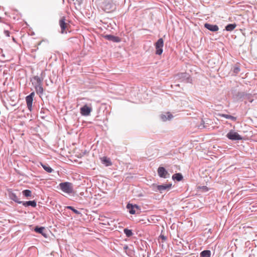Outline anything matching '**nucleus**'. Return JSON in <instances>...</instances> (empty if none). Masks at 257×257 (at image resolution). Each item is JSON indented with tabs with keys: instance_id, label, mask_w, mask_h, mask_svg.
Instances as JSON below:
<instances>
[{
	"instance_id": "38",
	"label": "nucleus",
	"mask_w": 257,
	"mask_h": 257,
	"mask_svg": "<svg viewBox=\"0 0 257 257\" xmlns=\"http://www.w3.org/2000/svg\"><path fill=\"white\" fill-rule=\"evenodd\" d=\"M175 85L176 86H179V84H175Z\"/></svg>"
},
{
	"instance_id": "5",
	"label": "nucleus",
	"mask_w": 257,
	"mask_h": 257,
	"mask_svg": "<svg viewBox=\"0 0 257 257\" xmlns=\"http://www.w3.org/2000/svg\"><path fill=\"white\" fill-rule=\"evenodd\" d=\"M35 92H32L26 97V101L28 110L32 111L33 108V102L35 96Z\"/></svg>"
},
{
	"instance_id": "30",
	"label": "nucleus",
	"mask_w": 257,
	"mask_h": 257,
	"mask_svg": "<svg viewBox=\"0 0 257 257\" xmlns=\"http://www.w3.org/2000/svg\"><path fill=\"white\" fill-rule=\"evenodd\" d=\"M22 193L23 195L27 197H31L32 195L31 191L28 189L23 190Z\"/></svg>"
},
{
	"instance_id": "3",
	"label": "nucleus",
	"mask_w": 257,
	"mask_h": 257,
	"mask_svg": "<svg viewBox=\"0 0 257 257\" xmlns=\"http://www.w3.org/2000/svg\"><path fill=\"white\" fill-rule=\"evenodd\" d=\"M226 137L231 141H240L242 139V137L234 131L230 130L226 135Z\"/></svg>"
},
{
	"instance_id": "6",
	"label": "nucleus",
	"mask_w": 257,
	"mask_h": 257,
	"mask_svg": "<svg viewBox=\"0 0 257 257\" xmlns=\"http://www.w3.org/2000/svg\"><path fill=\"white\" fill-rule=\"evenodd\" d=\"M177 79L180 82H184L186 83L190 82L191 79L189 77V75L187 73H181L177 75Z\"/></svg>"
},
{
	"instance_id": "18",
	"label": "nucleus",
	"mask_w": 257,
	"mask_h": 257,
	"mask_svg": "<svg viewBox=\"0 0 257 257\" xmlns=\"http://www.w3.org/2000/svg\"><path fill=\"white\" fill-rule=\"evenodd\" d=\"M172 117L173 115L170 112H167L166 114H162L160 115L161 119L164 121H166L168 119L169 120Z\"/></svg>"
},
{
	"instance_id": "23",
	"label": "nucleus",
	"mask_w": 257,
	"mask_h": 257,
	"mask_svg": "<svg viewBox=\"0 0 257 257\" xmlns=\"http://www.w3.org/2000/svg\"><path fill=\"white\" fill-rule=\"evenodd\" d=\"M200 257H210L211 251L209 250H204L200 252Z\"/></svg>"
},
{
	"instance_id": "8",
	"label": "nucleus",
	"mask_w": 257,
	"mask_h": 257,
	"mask_svg": "<svg viewBox=\"0 0 257 257\" xmlns=\"http://www.w3.org/2000/svg\"><path fill=\"white\" fill-rule=\"evenodd\" d=\"M80 113L83 116H88L90 115V112L92 111L91 107L88 106L85 104L80 109Z\"/></svg>"
},
{
	"instance_id": "33",
	"label": "nucleus",
	"mask_w": 257,
	"mask_h": 257,
	"mask_svg": "<svg viewBox=\"0 0 257 257\" xmlns=\"http://www.w3.org/2000/svg\"><path fill=\"white\" fill-rule=\"evenodd\" d=\"M107 6H108L109 8H105L104 11H106V12H108L110 10V9H111V5H108Z\"/></svg>"
},
{
	"instance_id": "28",
	"label": "nucleus",
	"mask_w": 257,
	"mask_h": 257,
	"mask_svg": "<svg viewBox=\"0 0 257 257\" xmlns=\"http://www.w3.org/2000/svg\"><path fill=\"white\" fill-rule=\"evenodd\" d=\"M123 249L125 251V253L128 255L131 256L132 254V251L130 249H129L128 246L127 245H124L123 246Z\"/></svg>"
},
{
	"instance_id": "14",
	"label": "nucleus",
	"mask_w": 257,
	"mask_h": 257,
	"mask_svg": "<svg viewBox=\"0 0 257 257\" xmlns=\"http://www.w3.org/2000/svg\"><path fill=\"white\" fill-rule=\"evenodd\" d=\"M9 196L11 200L18 204H21V203H22V201L19 200V199L16 193L13 192H10L9 193Z\"/></svg>"
},
{
	"instance_id": "9",
	"label": "nucleus",
	"mask_w": 257,
	"mask_h": 257,
	"mask_svg": "<svg viewBox=\"0 0 257 257\" xmlns=\"http://www.w3.org/2000/svg\"><path fill=\"white\" fill-rule=\"evenodd\" d=\"M126 208L129 210L130 213L132 214H135L136 213V210H140V207L138 205L136 204L133 205L130 203L127 204Z\"/></svg>"
},
{
	"instance_id": "12",
	"label": "nucleus",
	"mask_w": 257,
	"mask_h": 257,
	"mask_svg": "<svg viewBox=\"0 0 257 257\" xmlns=\"http://www.w3.org/2000/svg\"><path fill=\"white\" fill-rule=\"evenodd\" d=\"M32 83L35 87L42 84L43 79L40 78L38 76H35L32 79Z\"/></svg>"
},
{
	"instance_id": "15",
	"label": "nucleus",
	"mask_w": 257,
	"mask_h": 257,
	"mask_svg": "<svg viewBox=\"0 0 257 257\" xmlns=\"http://www.w3.org/2000/svg\"><path fill=\"white\" fill-rule=\"evenodd\" d=\"M65 17H63L59 20V25H60L61 29V33H62V34L64 33L65 30L66 28V23H65Z\"/></svg>"
},
{
	"instance_id": "32",
	"label": "nucleus",
	"mask_w": 257,
	"mask_h": 257,
	"mask_svg": "<svg viewBox=\"0 0 257 257\" xmlns=\"http://www.w3.org/2000/svg\"><path fill=\"white\" fill-rule=\"evenodd\" d=\"M4 34L6 36L10 37V33L8 30H4Z\"/></svg>"
},
{
	"instance_id": "4",
	"label": "nucleus",
	"mask_w": 257,
	"mask_h": 257,
	"mask_svg": "<svg viewBox=\"0 0 257 257\" xmlns=\"http://www.w3.org/2000/svg\"><path fill=\"white\" fill-rule=\"evenodd\" d=\"M164 46V40L162 38H160L155 43V47L156 48V54L160 55L163 53V47Z\"/></svg>"
},
{
	"instance_id": "17",
	"label": "nucleus",
	"mask_w": 257,
	"mask_h": 257,
	"mask_svg": "<svg viewBox=\"0 0 257 257\" xmlns=\"http://www.w3.org/2000/svg\"><path fill=\"white\" fill-rule=\"evenodd\" d=\"M44 230H45L44 227H43V226L39 227L38 226H36L34 229V230L35 232L41 234L43 236H44V237H46L47 236V235H46V234L44 232Z\"/></svg>"
},
{
	"instance_id": "25",
	"label": "nucleus",
	"mask_w": 257,
	"mask_h": 257,
	"mask_svg": "<svg viewBox=\"0 0 257 257\" xmlns=\"http://www.w3.org/2000/svg\"><path fill=\"white\" fill-rule=\"evenodd\" d=\"M220 116L223 117H224L226 119H229L233 121H236V117H234L233 116H232V115H229V114H220Z\"/></svg>"
},
{
	"instance_id": "19",
	"label": "nucleus",
	"mask_w": 257,
	"mask_h": 257,
	"mask_svg": "<svg viewBox=\"0 0 257 257\" xmlns=\"http://www.w3.org/2000/svg\"><path fill=\"white\" fill-rule=\"evenodd\" d=\"M183 178V177L182 175L180 173H176L172 176V179L177 181H181Z\"/></svg>"
},
{
	"instance_id": "36",
	"label": "nucleus",
	"mask_w": 257,
	"mask_h": 257,
	"mask_svg": "<svg viewBox=\"0 0 257 257\" xmlns=\"http://www.w3.org/2000/svg\"><path fill=\"white\" fill-rule=\"evenodd\" d=\"M211 121L210 119H207L206 120H205V124L207 125H209V122Z\"/></svg>"
},
{
	"instance_id": "20",
	"label": "nucleus",
	"mask_w": 257,
	"mask_h": 257,
	"mask_svg": "<svg viewBox=\"0 0 257 257\" xmlns=\"http://www.w3.org/2000/svg\"><path fill=\"white\" fill-rule=\"evenodd\" d=\"M101 161L103 164H105L106 166H109L112 165L110 159L106 157H103L101 158Z\"/></svg>"
},
{
	"instance_id": "11",
	"label": "nucleus",
	"mask_w": 257,
	"mask_h": 257,
	"mask_svg": "<svg viewBox=\"0 0 257 257\" xmlns=\"http://www.w3.org/2000/svg\"><path fill=\"white\" fill-rule=\"evenodd\" d=\"M204 27L211 32H217L219 30V28L216 25H212L209 23H205Z\"/></svg>"
},
{
	"instance_id": "39",
	"label": "nucleus",
	"mask_w": 257,
	"mask_h": 257,
	"mask_svg": "<svg viewBox=\"0 0 257 257\" xmlns=\"http://www.w3.org/2000/svg\"><path fill=\"white\" fill-rule=\"evenodd\" d=\"M154 257H158V256H154Z\"/></svg>"
},
{
	"instance_id": "37",
	"label": "nucleus",
	"mask_w": 257,
	"mask_h": 257,
	"mask_svg": "<svg viewBox=\"0 0 257 257\" xmlns=\"http://www.w3.org/2000/svg\"><path fill=\"white\" fill-rule=\"evenodd\" d=\"M0 22L2 23V18L0 17Z\"/></svg>"
},
{
	"instance_id": "7",
	"label": "nucleus",
	"mask_w": 257,
	"mask_h": 257,
	"mask_svg": "<svg viewBox=\"0 0 257 257\" xmlns=\"http://www.w3.org/2000/svg\"><path fill=\"white\" fill-rule=\"evenodd\" d=\"M157 171L158 175L161 178H168L170 177V174L163 167H159Z\"/></svg>"
},
{
	"instance_id": "2",
	"label": "nucleus",
	"mask_w": 257,
	"mask_h": 257,
	"mask_svg": "<svg viewBox=\"0 0 257 257\" xmlns=\"http://www.w3.org/2000/svg\"><path fill=\"white\" fill-rule=\"evenodd\" d=\"M59 188L64 193L71 194L73 192V184L69 182H62L59 185Z\"/></svg>"
},
{
	"instance_id": "34",
	"label": "nucleus",
	"mask_w": 257,
	"mask_h": 257,
	"mask_svg": "<svg viewBox=\"0 0 257 257\" xmlns=\"http://www.w3.org/2000/svg\"><path fill=\"white\" fill-rule=\"evenodd\" d=\"M202 189L203 191L204 192H206L208 190V188H207V187L204 186L202 187Z\"/></svg>"
},
{
	"instance_id": "13",
	"label": "nucleus",
	"mask_w": 257,
	"mask_h": 257,
	"mask_svg": "<svg viewBox=\"0 0 257 257\" xmlns=\"http://www.w3.org/2000/svg\"><path fill=\"white\" fill-rule=\"evenodd\" d=\"M172 186V184H162L157 186V189L160 192L162 193L163 191L169 190Z\"/></svg>"
},
{
	"instance_id": "21",
	"label": "nucleus",
	"mask_w": 257,
	"mask_h": 257,
	"mask_svg": "<svg viewBox=\"0 0 257 257\" xmlns=\"http://www.w3.org/2000/svg\"><path fill=\"white\" fill-rule=\"evenodd\" d=\"M41 165L43 167V168L48 173H52L53 171V169H52L49 165L47 164H43L42 163H40Z\"/></svg>"
},
{
	"instance_id": "26",
	"label": "nucleus",
	"mask_w": 257,
	"mask_h": 257,
	"mask_svg": "<svg viewBox=\"0 0 257 257\" xmlns=\"http://www.w3.org/2000/svg\"><path fill=\"white\" fill-rule=\"evenodd\" d=\"M209 125H207L205 124V120L202 119L201 123L198 125V128L202 130L203 128L208 129L209 128Z\"/></svg>"
},
{
	"instance_id": "10",
	"label": "nucleus",
	"mask_w": 257,
	"mask_h": 257,
	"mask_svg": "<svg viewBox=\"0 0 257 257\" xmlns=\"http://www.w3.org/2000/svg\"><path fill=\"white\" fill-rule=\"evenodd\" d=\"M103 37L105 39L113 42H119L120 41V39L118 37L112 35H105Z\"/></svg>"
},
{
	"instance_id": "1",
	"label": "nucleus",
	"mask_w": 257,
	"mask_h": 257,
	"mask_svg": "<svg viewBox=\"0 0 257 257\" xmlns=\"http://www.w3.org/2000/svg\"><path fill=\"white\" fill-rule=\"evenodd\" d=\"M234 97H235L237 100H240L242 101L246 100L250 102H252L253 100L251 94L245 92H238L234 95Z\"/></svg>"
},
{
	"instance_id": "31",
	"label": "nucleus",
	"mask_w": 257,
	"mask_h": 257,
	"mask_svg": "<svg viewBox=\"0 0 257 257\" xmlns=\"http://www.w3.org/2000/svg\"><path fill=\"white\" fill-rule=\"evenodd\" d=\"M232 69H233V72L235 75L238 74L240 70V67L238 65H235L233 67Z\"/></svg>"
},
{
	"instance_id": "16",
	"label": "nucleus",
	"mask_w": 257,
	"mask_h": 257,
	"mask_svg": "<svg viewBox=\"0 0 257 257\" xmlns=\"http://www.w3.org/2000/svg\"><path fill=\"white\" fill-rule=\"evenodd\" d=\"M21 204L25 207L32 206L33 207H35L37 205V202L35 200L22 201Z\"/></svg>"
},
{
	"instance_id": "29",
	"label": "nucleus",
	"mask_w": 257,
	"mask_h": 257,
	"mask_svg": "<svg viewBox=\"0 0 257 257\" xmlns=\"http://www.w3.org/2000/svg\"><path fill=\"white\" fill-rule=\"evenodd\" d=\"M65 208L68 209H70V210H72L76 214H78V215L81 214V212L75 209L73 207H72L71 206H66Z\"/></svg>"
},
{
	"instance_id": "24",
	"label": "nucleus",
	"mask_w": 257,
	"mask_h": 257,
	"mask_svg": "<svg viewBox=\"0 0 257 257\" xmlns=\"http://www.w3.org/2000/svg\"><path fill=\"white\" fill-rule=\"evenodd\" d=\"M236 27V25L235 23H234V24H228L225 27V30L227 31H231L233 29H234Z\"/></svg>"
},
{
	"instance_id": "27",
	"label": "nucleus",
	"mask_w": 257,
	"mask_h": 257,
	"mask_svg": "<svg viewBox=\"0 0 257 257\" xmlns=\"http://www.w3.org/2000/svg\"><path fill=\"white\" fill-rule=\"evenodd\" d=\"M123 232L125 234L126 236H127V237H130L133 235L132 230L128 228H124L123 230Z\"/></svg>"
},
{
	"instance_id": "22",
	"label": "nucleus",
	"mask_w": 257,
	"mask_h": 257,
	"mask_svg": "<svg viewBox=\"0 0 257 257\" xmlns=\"http://www.w3.org/2000/svg\"><path fill=\"white\" fill-rule=\"evenodd\" d=\"M35 87L36 92L37 94L42 95L43 94V88L42 87V84L38 86H36Z\"/></svg>"
},
{
	"instance_id": "35",
	"label": "nucleus",
	"mask_w": 257,
	"mask_h": 257,
	"mask_svg": "<svg viewBox=\"0 0 257 257\" xmlns=\"http://www.w3.org/2000/svg\"><path fill=\"white\" fill-rule=\"evenodd\" d=\"M160 238H161L163 240H164V241L167 239V237L162 234H161L160 235Z\"/></svg>"
}]
</instances>
